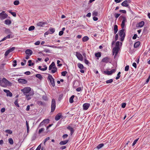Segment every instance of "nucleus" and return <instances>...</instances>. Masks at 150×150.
<instances>
[{
  "label": "nucleus",
  "instance_id": "3c124183",
  "mask_svg": "<svg viewBox=\"0 0 150 150\" xmlns=\"http://www.w3.org/2000/svg\"><path fill=\"white\" fill-rule=\"evenodd\" d=\"M13 62L14 63V64H13V66L14 67H15V66H16L17 65V61L16 60H14V61H13Z\"/></svg>",
  "mask_w": 150,
  "mask_h": 150
},
{
  "label": "nucleus",
  "instance_id": "5fc2aeb1",
  "mask_svg": "<svg viewBox=\"0 0 150 150\" xmlns=\"http://www.w3.org/2000/svg\"><path fill=\"white\" fill-rule=\"evenodd\" d=\"M60 62L59 60H58L57 61V64H58L57 66L59 67H61L62 66V64H59Z\"/></svg>",
  "mask_w": 150,
  "mask_h": 150
},
{
  "label": "nucleus",
  "instance_id": "0e129e2a",
  "mask_svg": "<svg viewBox=\"0 0 150 150\" xmlns=\"http://www.w3.org/2000/svg\"><path fill=\"white\" fill-rule=\"evenodd\" d=\"M15 49V47H12V48L8 49V50H9L10 52H12V51H13Z\"/></svg>",
  "mask_w": 150,
  "mask_h": 150
},
{
  "label": "nucleus",
  "instance_id": "c03bdc74",
  "mask_svg": "<svg viewBox=\"0 0 150 150\" xmlns=\"http://www.w3.org/2000/svg\"><path fill=\"white\" fill-rule=\"evenodd\" d=\"M45 130V129L44 128H41L40 129L38 132V133L39 134H40L41 133H42L43 131Z\"/></svg>",
  "mask_w": 150,
  "mask_h": 150
},
{
  "label": "nucleus",
  "instance_id": "ea45409f",
  "mask_svg": "<svg viewBox=\"0 0 150 150\" xmlns=\"http://www.w3.org/2000/svg\"><path fill=\"white\" fill-rule=\"evenodd\" d=\"M120 74H121L120 72H119L118 73V74H117V76L115 78V79L116 80H118L120 78Z\"/></svg>",
  "mask_w": 150,
  "mask_h": 150
},
{
  "label": "nucleus",
  "instance_id": "de8ad7c7",
  "mask_svg": "<svg viewBox=\"0 0 150 150\" xmlns=\"http://www.w3.org/2000/svg\"><path fill=\"white\" fill-rule=\"evenodd\" d=\"M139 139V138H138V139H136L134 141V142L132 144V146H134L135 144L137 142Z\"/></svg>",
  "mask_w": 150,
  "mask_h": 150
},
{
  "label": "nucleus",
  "instance_id": "2eb2a0df",
  "mask_svg": "<svg viewBox=\"0 0 150 150\" xmlns=\"http://www.w3.org/2000/svg\"><path fill=\"white\" fill-rule=\"evenodd\" d=\"M62 115L61 113H59L55 117V119L56 121L59 120L62 117Z\"/></svg>",
  "mask_w": 150,
  "mask_h": 150
},
{
  "label": "nucleus",
  "instance_id": "f257e3e1",
  "mask_svg": "<svg viewBox=\"0 0 150 150\" xmlns=\"http://www.w3.org/2000/svg\"><path fill=\"white\" fill-rule=\"evenodd\" d=\"M12 83L5 78H3L2 80H0V85L3 87H6L8 86H11Z\"/></svg>",
  "mask_w": 150,
  "mask_h": 150
},
{
  "label": "nucleus",
  "instance_id": "393cba45",
  "mask_svg": "<svg viewBox=\"0 0 150 150\" xmlns=\"http://www.w3.org/2000/svg\"><path fill=\"white\" fill-rule=\"evenodd\" d=\"M140 44L139 41H137L134 44V47L135 48H137L139 47Z\"/></svg>",
  "mask_w": 150,
  "mask_h": 150
},
{
  "label": "nucleus",
  "instance_id": "f8f14e48",
  "mask_svg": "<svg viewBox=\"0 0 150 150\" xmlns=\"http://www.w3.org/2000/svg\"><path fill=\"white\" fill-rule=\"evenodd\" d=\"M116 71V70L114 69H112L110 71H104V73L108 75H111L112 73H114Z\"/></svg>",
  "mask_w": 150,
  "mask_h": 150
},
{
  "label": "nucleus",
  "instance_id": "6e6552de",
  "mask_svg": "<svg viewBox=\"0 0 150 150\" xmlns=\"http://www.w3.org/2000/svg\"><path fill=\"white\" fill-rule=\"evenodd\" d=\"M119 49V48H117V47H115L113 48L112 50V54L114 55L115 53L114 58H115L117 55Z\"/></svg>",
  "mask_w": 150,
  "mask_h": 150
},
{
  "label": "nucleus",
  "instance_id": "4468645a",
  "mask_svg": "<svg viewBox=\"0 0 150 150\" xmlns=\"http://www.w3.org/2000/svg\"><path fill=\"white\" fill-rule=\"evenodd\" d=\"M90 105V104L88 103H85L83 105V110H87L88 109Z\"/></svg>",
  "mask_w": 150,
  "mask_h": 150
},
{
  "label": "nucleus",
  "instance_id": "a878e982",
  "mask_svg": "<svg viewBox=\"0 0 150 150\" xmlns=\"http://www.w3.org/2000/svg\"><path fill=\"white\" fill-rule=\"evenodd\" d=\"M11 21L10 20L7 19L5 21V23L7 25H9L11 23Z\"/></svg>",
  "mask_w": 150,
  "mask_h": 150
},
{
  "label": "nucleus",
  "instance_id": "a18cd8bd",
  "mask_svg": "<svg viewBox=\"0 0 150 150\" xmlns=\"http://www.w3.org/2000/svg\"><path fill=\"white\" fill-rule=\"evenodd\" d=\"M10 52L9 50H7L5 52V53L4 54V55L5 56H7L8 55V54Z\"/></svg>",
  "mask_w": 150,
  "mask_h": 150
},
{
  "label": "nucleus",
  "instance_id": "680f3d73",
  "mask_svg": "<svg viewBox=\"0 0 150 150\" xmlns=\"http://www.w3.org/2000/svg\"><path fill=\"white\" fill-rule=\"evenodd\" d=\"M44 51L46 53H50V51L49 49H45Z\"/></svg>",
  "mask_w": 150,
  "mask_h": 150
},
{
  "label": "nucleus",
  "instance_id": "412c9836",
  "mask_svg": "<svg viewBox=\"0 0 150 150\" xmlns=\"http://www.w3.org/2000/svg\"><path fill=\"white\" fill-rule=\"evenodd\" d=\"M25 53L27 54L31 55L33 53L32 51L30 49H28L25 51Z\"/></svg>",
  "mask_w": 150,
  "mask_h": 150
},
{
  "label": "nucleus",
  "instance_id": "a19ab883",
  "mask_svg": "<svg viewBox=\"0 0 150 150\" xmlns=\"http://www.w3.org/2000/svg\"><path fill=\"white\" fill-rule=\"evenodd\" d=\"M67 73V72L66 71H62L61 72L62 75L63 76H66V74Z\"/></svg>",
  "mask_w": 150,
  "mask_h": 150
},
{
  "label": "nucleus",
  "instance_id": "39448f33",
  "mask_svg": "<svg viewBox=\"0 0 150 150\" xmlns=\"http://www.w3.org/2000/svg\"><path fill=\"white\" fill-rule=\"evenodd\" d=\"M31 88L30 87H25L21 90L24 95L29 93L31 91Z\"/></svg>",
  "mask_w": 150,
  "mask_h": 150
},
{
  "label": "nucleus",
  "instance_id": "c85d7f7f",
  "mask_svg": "<svg viewBox=\"0 0 150 150\" xmlns=\"http://www.w3.org/2000/svg\"><path fill=\"white\" fill-rule=\"evenodd\" d=\"M77 65L79 68L81 69H83L84 67L83 65L80 63H78Z\"/></svg>",
  "mask_w": 150,
  "mask_h": 150
},
{
  "label": "nucleus",
  "instance_id": "79ce46f5",
  "mask_svg": "<svg viewBox=\"0 0 150 150\" xmlns=\"http://www.w3.org/2000/svg\"><path fill=\"white\" fill-rule=\"evenodd\" d=\"M6 96H10V97H11L12 96V94L9 91V92H8L6 94Z\"/></svg>",
  "mask_w": 150,
  "mask_h": 150
},
{
  "label": "nucleus",
  "instance_id": "bf43d9fd",
  "mask_svg": "<svg viewBox=\"0 0 150 150\" xmlns=\"http://www.w3.org/2000/svg\"><path fill=\"white\" fill-rule=\"evenodd\" d=\"M42 98V99L45 100H47V97L46 96H43Z\"/></svg>",
  "mask_w": 150,
  "mask_h": 150
},
{
  "label": "nucleus",
  "instance_id": "4d7b16f0",
  "mask_svg": "<svg viewBox=\"0 0 150 150\" xmlns=\"http://www.w3.org/2000/svg\"><path fill=\"white\" fill-rule=\"evenodd\" d=\"M122 18H123V19L122 21V22H123L124 23H125L126 20V18L125 17L123 16L122 17Z\"/></svg>",
  "mask_w": 150,
  "mask_h": 150
},
{
  "label": "nucleus",
  "instance_id": "774afa93",
  "mask_svg": "<svg viewBox=\"0 0 150 150\" xmlns=\"http://www.w3.org/2000/svg\"><path fill=\"white\" fill-rule=\"evenodd\" d=\"M137 35L136 34H135L134 35V36L132 37V39L134 40H135L136 39L137 37Z\"/></svg>",
  "mask_w": 150,
  "mask_h": 150
},
{
  "label": "nucleus",
  "instance_id": "b1692460",
  "mask_svg": "<svg viewBox=\"0 0 150 150\" xmlns=\"http://www.w3.org/2000/svg\"><path fill=\"white\" fill-rule=\"evenodd\" d=\"M114 33L116 34L118 31V26L116 25H115L114 26Z\"/></svg>",
  "mask_w": 150,
  "mask_h": 150
},
{
  "label": "nucleus",
  "instance_id": "72a5a7b5",
  "mask_svg": "<svg viewBox=\"0 0 150 150\" xmlns=\"http://www.w3.org/2000/svg\"><path fill=\"white\" fill-rule=\"evenodd\" d=\"M26 124L27 126V133H28L29 131V126L28 122L27 121H26Z\"/></svg>",
  "mask_w": 150,
  "mask_h": 150
},
{
  "label": "nucleus",
  "instance_id": "052dcab7",
  "mask_svg": "<svg viewBox=\"0 0 150 150\" xmlns=\"http://www.w3.org/2000/svg\"><path fill=\"white\" fill-rule=\"evenodd\" d=\"M125 25V23L122 22L121 24V26L122 29H124Z\"/></svg>",
  "mask_w": 150,
  "mask_h": 150
},
{
  "label": "nucleus",
  "instance_id": "4c0bfd02",
  "mask_svg": "<svg viewBox=\"0 0 150 150\" xmlns=\"http://www.w3.org/2000/svg\"><path fill=\"white\" fill-rule=\"evenodd\" d=\"M113 82V79H111L108 80H107L106 81V83L107 84L111 83Z\"/></svg>",
  "mask_w": 150,
  "mask_h": 150
},
{
  "label": "nucleus",
  "instance_id": "5701e85b",
  "mask_svg": "<svg viewBox=\"0 0 150 150\" xmlns=\"http://www.w3.org/2000/svg\"><path fill=\"white\" fill-rule=\"evenodd\" d=\"M44 67H45L44 68H42V67L41 66H39L38 67V69L42 71H45L47 69V67L46 65H45Z\"/></svg>",
  "mask_w": 150,
  "mask_h": 150
},
{
  "label": "nucleus",
  "instance_id": "20e7f679",
  "mask_svg": "<svg viewBox=\"0 0 150 150\" xmlns=\"http://www.w3.org/2000/svg\"><path fill=\"white\" fill-rule=\"evenodd\" d=\"M47 80L50 81V83L52 86L54 87L55 86L54 79L53 78L52 75L48 74V76L47 78Z\"/></svg>",
  "mask_w": 150,
  "mask_h": 150
},
{
  "label": "nucleus",
  "instance_id": "338daca9",
  "mask_svg": "<svg viewBox=\"0 0 150 150\" xmlns=\"http://www.w3.org/2000/svg\"><path fill=\"white\" fill-rule=\"evenodd\" d=\"M64 33V32L63 31H60L59 32V36L62 35Z\"/></svg>",
  "mask_w": 150,
  "mask_h": 150
},
{
  "label": "nucleus",
  "instance_id": "473e14b6",
  "mask_svg": "<svg viewBox=\"0 0 150 150\" xmlns=\"http://www.w3.org/2000/svg\"><path fill=\"white\" fill-rule=\"evenodd\" d=\"M8 12L10 13L13 16H16V13L15 12H12V10H9L8 11Z\"/></svg>",
  "mask_w": 150,
  "mask_h": 150
},
{
  "label": "nucleus",
  "instance_id": "09e8293b",
  "mask_svg": "<svg viewBox=\"0 0 150 150\" xmlns=\"http://www.w3.org/2000/svg\"><path fill=\"white\" fill-rule=\"evenodd\" d=\"M14 104L16 105L18 107H19V106L18 104V100H16L14 102Z\"/></svg>",
  "mask_w": 150,
  "mask_h": 150
},
{
  "label": "nucleus",
  "instance_id": "aec40b11",
  "mask_svg": "<svg viewBox=\"0 0 150 150\" xmlns=\"http://www.w3.org/2000/svg\"><path fill=\"white\" fill-rule=\"evenodd\" d=\"M68 140H66L65 141H61L59 143L60 145H63L67 144L68 142Z\"/></svg>",
  "mask_w": 150,
  "mask_h": 150
},
{
  "label": "nucleus",
  "instance_id": "0eeeda50",
  "mask_svg": "<svg viewBox=\"0 0 150 150\" xmlns=\"http://www.w3.org/2000/svg\"><path fill=\"white\" fill-rule=\"evenodd\" d=\"M56 108V101L54 99H52V100L51 105V112H53Z\"/></svg>",
  "mask_w": 150,
  "mask_h": 150
},
{
  "label": "nucleus",
  "instance_id": "bb28decb",
  "mask_svg": "<svg viewBox=\"0 0 150 150\" xmlns=\"http://www.w3.org/2000/svg\"><path fill=\"white\" fill-rule=\"evenodd\" d=\"M88 40L89 38L87 36H84L82 38V41L83 42H86L88 41Z\"/></svg>",
  "mask_w": 150,
  "mask_h": 150
},
{
  "label": "nucleus",
  "instance_id": "a211bd4d",
  "mask_svg": "<svg viewBox=\"0 0 150 150\" xmlns=\"http://www.w3.org/2000/svg\"><path fill=\"white\" fill-rule=\"evenodd\" d=\"M67 128L70 131L71 135H72L74 132V129L72 127L69 126H68L67 127Z\"/></svg>",
  "mask_w": 150,
  "mask_h": 150
},
{
  "label": "nucleus",
  "instance_id": "864d4df0",
  "mask_svg": "<svg viewBox=\"0 0 150 150\" xmlns=\"http://www.w3.org/2000/svg\"><path fill=\"white\" fill-rule=\"evenodd\" d=\"M119 11L123 13H126V11L125 10H120Z\"/></svg>",
  "mask_w": 150,
  "mask_h": 150
},
{
  "label": "nucleus",
  "instance_id": "9d476101",
  "mask_svg": "<svg viewBox=\"0 0 150 150\" xmlns=\"http://www.w3.org/2000/svg\"><path fill=\"white\" fill-rule=\"evenodd\" d=\"M4 11H3L0 13V19L2 20L6 18L8 16L7 14L4 13Z\"/></svg>",
  "mask_w": 150,
  "mask_h": 150
},
{
  "label": "nucleus",
  "instance_id": "7c9ffc66",
  "mask_svg": "<svg viewBox=\"0 0 150 150\" xmlns=\"http://www.w3.org/2000/svg\"><path fill=\"white\" fill-rule=\"evenodd\" d=\"M35 76L37 77L39 79H40L41 80L42 79V77L41 75L40 74H37Z\"/></svg>",
  "mask_w": 150,
  "mask_h": 150
},
{
  "label": "nucleus",
  "instance_id": "f03ea898",
  "mask_svg": "<svg viewBox=\"0 0 150 150\" xmlns=\"http://www.w3.org/2000/svg\"><path fill=\"white\" fill-rule=\"evenodd\" d=\"M49 70H51V73L52 74L54 73L57 72V69L56 67L54 62H52L49 66Z\"/></svg>",
  "mask_w": 150,
  "mask_h": 150
},
{
  "label": "nucleus",
  "instance_id": "f3484780",
  "mask_svg": "<svg viewBox=\"0 0 150 150\" xmlns=\"http://www.w3.org/2000/svg\"><path fill=\"white\" fill-rule=\"evenodd\" d=\"M18 81L19 83L25 84L27 82V81L25 79H19L18 80Z\"/></svg>",
  "mask_w": 150,
  "mask_h": 150
},
{
  "label": "nucleus",
  "instance_id": "2f4dec72",
  "mask_svg": "<svg viewBox=\"0 0 150 150\" xmlns=\"http://www.w3.org/2000/svg\"><path fill=\"white\" fill-rule=\"evenodd\" d=\"M104 145V144L103 143L100 144L97 146L96 148L98 149H100V148H101Z\"/></svg>",
  "mask_w": 150,
  "mask_h": 150
},
{
  "label": "nucleus",
  "instance_id": "69168bd1",
  "mask_svg": "<svg viewBox=\"0 0 150 150\" xmlns=\"http://www.w3.org/2000/svg\"><path fill=\"white\" fill-rule=\"evenodd\" d=\"M40 43V41H37L36 42H35L34 43V44L35 45H39Z\"/></svg>",
  "mask_w": 150,
  "mask_h": 150
},
{
  "label": "nucleus",
  "instance_id": "e433bc0d",
  "mask_svg": "<svg viewBox=\"0 0 150 150\" xmlns=\"http://www.w3.org/2000/svg\"><path fill=\"white\" fill-rule=\"evenodd\" d=\"M28 62L29 63L28 66H31L34 65V64L32 62L31 60H29L28 61Z\"/></svg>",
  "mask_w": 150,
  "mask_h": 150
},
{
  "label": "nucleus",
  "instance_id": "49530a36",
  "mask_svg": "<svg viewBox=\"0 0 150 150\" xmlns=\"http://www.w3.org/2000/svg\"><path fill=\"white\" fill-rule=\"evenodd\" d=\"M19 3V1L18 0H16L14 2L13 4L15 5H18Z\"/></svg>",
  "mask_w": 150,
  "mask_h": 150
},
{
  "label": "nucleus",
  "instance_id": "cd10ccee",
  "mask_svg": "<svg viewBox=\"0 0 150 150\" xmlns=\"http://www.w3.org/2000/svg\"><path fill=\"white\" fill-rule=\"evenodd\" d=\"M74 95H72L70 98L69 99V101L70 103H72L73 102H74L73 99L74 98Z\"/></svg>",
  "mask_w": 150,
  "mask_h": 150
},
{
  "label": "nucleus",
  "instance_id": "f704fd0d",
  "mask_svg": "<svg viewBox=\"0 0 150 150\" xmlns=\"http://www.w3.org/2000/svg\"><path fill=\"white\" fill-rule=\"evenodd\" d=\"M49 30L50 31V32H51V33H50V34H51L55 32V30L54 28H50L49 29Z\"/></svg>",
  "mask_w": 150,
  "mask_h": 150
},
{
  "label": "nucleus",
  "instance_id": "58836bf2",
  "mask_svg": "<svg viewBox=\"0 0 150 150\" xmlns=\"http://www.w3.org/2000/svg\"><path fill=\"white\" fill-rule=\"evenodd\" d=\"M35 29V27L34 26H31L28 28L29 31H31L34 30Z\"/></svg>",
  "mask_w": 150,
  "mask_h": 150
},
{
  "label": "nucleus",
  "instance_id": "423d86ee",
  "mask_svg": "<svg viewBox=\"0 0 150 150\" xmlns=\"http://www.w3.org/2000/svg\"><path fill=\"white\" fill-rule=\"evenodd\" d=\"M131 2L130 0H126L121 3V5L123 6L127 7L128 8H130V7L129 6V4Z\"/></svg>",
  "mask_w": 150,
  "mask_h": 150
},
{
  "label": "nucleus",
  "instance_id": "dca6fc26",
  "mask_svg": "<svg viewBox=\"0 0 150 150\" xmlns=\"http://www.w3.org/2000/svg\"><path fill=\"white\" fill-rule=\"evenodd\" d=\"M49 121V120L48 119L44 120L42 122H41L39 124L38 127H40L42 126L46 122H48Z\"/></svg>",
  "mask_w": 150,
  "mask_h": 150
},
{
  "label": "nucleus",
  "instance_id": "6e6d98bb",
  "mask_svg": "<svg viewBox=\"0 0 150 150\" xmlns=\"http://www.w3.org/2000/svg\"><path fill=\"white\" fill-rule=\"evenodd\" d=\"M41 147V144H40L38 146L35 150H40Z\"/></svg>",
  "mask_w": 150,
  "mask_h": 150
},
{
  "label": "nucleus",
  "instance_id": "7ed1b4c3",
  "mask_svg": "<svg viewBox=\"0 0 150 150\" xmlns=\"http://www.w3.org/2000/svg\"><path fill=\"white\" fill-rule=\"evenodd\" d=\"M125 30L124 29H122V30L119 31V34L120 36L121 37L120 40L121 41H123L125 35L124 33Z\"/></svg>",
  "mask_w": 150,
  "mask_h": 150
},
{
  "label": "nucleus",
  "instance_id": "9b49d317",
  "mask_svg": "<svg viewBox=\"0 0 150 150\" xmlns=\"http://www.w3.org/2000/svg\"><path fill=\"white\" fill-rule=\"evenodd\" d=\"M34 94L33 92H30L29 93L25 95L26 99L28 100H29L31 99V96Z\"/></svg>",
  "mask_w": 150,
  "mask_h": 150
},
{
  "label": "nucleus",
  "instance_id": "8fccbe9b",
  "mask_svg": "<svg viewBox=\"0 0 150 150\" xmlns=\"http://www.w3.org/2000/svg\"><path fill=\"white\" fill-rule=\"evenodd\" d=\"M119 45H120V42L119 41H117L116 42L115 47H117V48H119Z\"/></svg>",
  "mask_w": 150,
  "mask_h": 150
},
{
  "label": "nucleus",
  "instance_id": "e2e57ef3",
  "mask_svg": "<svg viewBox=\"0 0 150 150\" xmlns=\"http://www.w3.org/2000/svg\"><path fill=\"white\" fill-rule=\"evenodd\" d=\"M15 49V47H12V48L8 49V50H9L10 52H12V51H13Z\"/></svg>",
  "mask_w": 150,
  "mask_h": 150
},
{
  "label": "nucleus",
  "instance_id": "4be33fe9",
  "mask_svg": "<svg viewBox=\"0 0 150 150\" xmlns=\"http://www.w3.org/2000/svg\"><path fill=\"white\" fill-rule=\"evenodd\" d=\"M45 24V23L42 22H40L37 23V25L40 27H42Z\"/></svg>",
  "mask_w": 150,
  "mask_h": 150
},
{
  "label": "nucleus",
  "instance_id": "c756f323",
  "mask_svg": "<svg viewBox=\"0 0 150 150\" xmlns=\"http://www.w3.org/2000/svg\"><path fill=\"white\" fill-rule=\"evenodd\" d=\"M95 56L96 57H100L101 56V53L100 52L96 53H95Z\"/></svg>",
  "mask_w": 150,
  "mask_h": 150
},
{
  "label": "nucleus",
  "instance_id": "c9c22d12",
  "mask_svg": "<svg viewBox=\"0 0 150 150\" xmlns=\"http://www.w3.org/2000/svg\"><path fill=\"white\" fill-rule=\"evenodd\" d=\"M8 142L11 144H13V141L11 138H9L8 139Z\"/></svg>",
  "mask_w": 150,
  "mask_h": 150
},
{
  "label": "nucleus",
  "instance_id": "ddd939ff",
  "mask_svg": "<svg viewBox=\"0 0 150 150\" xmlns=\"http://www.w3.org/2000/svg\"><path fill=\"white\" fill-rule=\"evenodd\" d=\"M110 59L108 57H106L103 58L101 62L105 63H108L110 62Z\"/></svg>",
  "mask_w": 150,
  "mask_h": 150
},
{
  "label": "nucleus",
  "instance_id": "37998d69",
  "mask_svg": "<svg viewBox=\"0 0 150 150\" xmlns=\"http://www.w3.org/2000/svg\"><path fill=\"white\" fill-rule=\"evenodd\" d=\"M6 131L7 133L10 134H11L12 133V131L10 129L6 130Z\"/></svg>",
  "mask_w": 150,
  "mask_h": 150
},
{
  "label": "nucleus",
  "instance_id": "603ef678",
  "mask_svg": "<svg viewBox=\"0 0 150 150\" xmlns=\"http://www.w3.org/2000/svg\"><path fill=\"white\" fill-rule=\"evenodd\" d=\"M129 69V66H127L125 67V71H128Z\"/></svg>",
  "mask_w": 150,
  "mask_h": 150
},
{
  "label": "nucleus",
  "instance_id": "13d9d810",
  "mask_svg": "<svg viewBox=\"0 0 150 150\" xmlns=\"http://www.w3.org/2000/svg\"><path fill=\"white\" fill-rule=\"evenodd\" d=\"M120 14H118V13H115L114 15L115 16V18H118L119 16H120Z\"/></svg>",
  "mask_w": 150,
  "mask_h": 150
},
{
  "label": "nucleus",
  "instance_id": "1a4fd4ad",
  "mask_svg": "<svg viewBox=\"0 0 150 150\" xmlns=\"http://www.w3.org/2000/svg\"><path fill=\"white\" fill-rule=\"evenodd\" d=\"M76 55L77 58L80 61H83V57L82 55L79 52H76Z\"/></svg>",
  "mask_w": 150,
  "mask_h": 150
},
{
  "label": "nucleus",
  "instance_id": "6ab92c4d",
  "mask_svg": "<svg viewBox=\"0 0 150 150\" xmlns=\"http://www.w3.org/2000/svg\"><path fill=\"white\" fill-rule=\"evenodd\" d=\"M144 21H142L139 22L137 25V27H142L144 25Z\"/></svg>",
  "mask_w": 150,
  "mask_h": 150
}]
</instances>
